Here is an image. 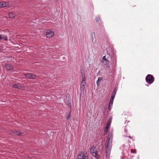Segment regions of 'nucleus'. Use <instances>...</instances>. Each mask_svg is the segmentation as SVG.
<instances>
[{"label":"nucleus","mask_w":159,"mask_h":159,"mask_svg":"<svg viewBox=\"0 0 159 159\" xmlns=\"http://www.w3.org/2000/svg\"><path fill=\"white\" fill-rule=\"evenodd\" d=\"M3 38L6 41H7V36H6L4 37H3Z\"/></svg>","instance_id":"26"},{"label":"nucleus","mask_w":159,"mask_h":159,"mask_svg":"<svg viewBox=\"0 0 159 159\" xmlns=\"http://www.w3.org/2000/svg\"><path fill=\"white\" fill-rule=\"evenodd\" d=\"M24 75L25 77L30 79H34L36 78V76L35 75L31 73L26 74Z\"/></svg>","instance_id":"6"},{"label":"nucleus","mask_w":159,"mask_h":159,"mask_svg":"<svg viewBox=\"0 0 159 159\" xmlns=\"http://www.w3.org/2000/svg\"><path fill=\"white\" fill-rule=\"evenodd\" d=\"M112 134L109 133L105 143L106 153L107 157H108L111 151V145Z\"/></svg>","instance_id":"1"},{"label":"nucleus","mask_w":159,"mask_h":159,"mask_svg":"<svg viewBox=\"0 0 159 159\" xmlns=\"http://www.w3.org/2000/svg\"><path fill=\"white\" fill-rule=\"evenodd\" d=\"M30 159V158L29 157L28 159Z\"/></svg>","instance_id":"30"},{"label":"nucleus","mask_w":159,"mask_h":159,"mask_svg":"<svg viewBox=\"0 0 159 159\" xmlns=\"http://www.w3.org/2000/svg\"><path fill=\"white\" fill-rule=\"evenodd\" d=\"M96 20L97 22H98L100 20V18L99 17H97L96 18Z\"/></svg>","instance_id":"25"},{"label":"nucleus","mask_w":159,"mask_h":159,"mask_svg":"<svg viewBox=\"0 0 159 159\" xmlns=\"http://www.w3.org/2000/svg\"><path fill=\"white\" fill-rule=\"evenodd\" d=\"M94 153V155H93V156H94L96 158L98 159L99 157V155L98 154L97 152H95Z\"/></svg>","instance_id":"19"},{"label":"nucleus","mask_w":159,"mask_h":159,"mask_svg":"<svg viewBox=\"0 0 159 159\" xmlns=\"http://www.w3.org/2000/svg\"><path fill=\"white\" fill-rule=\"evenodd\" d=\"M92 42L94 43L96 41L95 34L94 32L92 33Z\"/></svg>","instance_id":"12"},{"label":"nucleus","mask_w":159,"mask_h":159,"mask_svg":"<svg viewBox=\"0 0 159 159\" xmlns=\"http://www.w3.org/2000/svg\"><path fill=\"white\" fill-rule=\"evenodd\" d=\"M102 59L103 60H104L106 61H108L109 62V61L107 60V59L106 58V56H105L103 57H102Z\"/></svg>","instance_id":"23"},{"label":"nucleus","mask_w":159,"mask_h":159,"mask_svg":"<svg viewBox=\"0 0 159 159\" xmlns=\"http://www.w3.org/2000/svg\"><path fill=\"white\" fill-rule=\"evenodd\" d=\"M115 63H116V59L115 60Z\"/></svg>","instance_id":"29"},{"label":"nucleus","mask_w":159,"mask_h":159,"mask_svg":"<svg viewBox=\"0 0 159 159\" xmlns=\"http://www.w3.org/2000/svg\"><path fill=\"white\" fill-rule=\"evenodd\" d=\"M8 5V3L6 2H0V8L6 7Z\"/></svg>","instance_id":"10"},{"label":"nucleus","mask_w":159,"mask_h":159,"mask_svg":"<svg viewBox=\"0 0 159 159\" xmlns=\"http://www.w3.org/2000/svg\"><path fill=\"white\" fill-rule=\"evenodd\" d=\"M117 88H115L114 90H113V91L112 93V95H114V96H115L116 95V92H117Z\"/></svg>","instance_id":"18"},{"label":"nucleus","mask_w":159,"mask_h":159,"mask_svg":"<svg viewBox=\"0 0 159 159\" xmlns=\"http://www.w3.org/2000/svg\"><path fill=\"white\" fill-rule=\"evenodd\" d=\"M131 152L132 153H136V150L135 149H132L131 150Z\"/></svg>","instance_id":"22"},{"label":"nucleus","mask_w":159,"mask_h":159,"mask_svg":"<svg viewBox=\"0 0 159 159\" xmlns=\"http://www.w3.org/2000/svg\"><path fill=\"white\" fill-rule=\"evenodd\" d=\"M10 133L12 135H16L18 136L21 135V133L20 132L16 130H10Z\"/></svg>","instance_id":"8"},{"label":"nucleus","mask_w":159,"mask_h":159,"mask_svg":"<svg viewBox=\"0 0 159 159\" xmlns=\"http://www.w3.org/2000/svg\"><path fill=\"white\" fill-rule=\"evenodd\" d=\"M80 159H88V156L86 152L80 154Z\"/></svg>","instance_id":"9"},{"label":"nucleus","mask_w":159,"mask_h":159,"mask_svg":"<svg viewBox=\"0 0 159 159\" xmlns=\"http://www.w3.org/2000/svg\"><path fill=\"white\" fill-rule=\"evenodd\" d=\"M2 34H0V40L2 39L3 38V37L2 36Z\"/></svg>","instance_id":"27"},{"label":"nucleus","mask_w":159,"mask_h":159,"mask_svg":"<svg viewBox=\"0 0 159 159\" xmlns=\"http://www.w3.org/2000/svg\"><path fill=\"white\" fill-rule=\"evenodd\" d=\"M4 67L7 70L9 71L12 70L13 69V66L9 64H5L4 66Z\"/></svg>","instance_id":"7"},{"label":"nucleus","mask_w":159,"mask_h":159,"mask_svg":"<svg viewBox=\"0 0 159 159\" xmlns=\"http://www.w3.org/2000/svg\"><path fill=\"white\" fill-rule=\"evenodd\" d=\"M129 126V125L128 124L127 125H126L125 126V128L124 129L125 132L127 134H129L128 133V128H127V127H128Z\"/></svg>","instance_id":"16"},{"label":"nucleus","mask_w":159,"mask_h":159,"mask_svg":"<svg viewBox=\"0 0 159 159\" xmlns=\"http://www.w3.org/2000/svg\"><path fill=\"white\" fill-rule=\"evenodd\" d=\"M102 80V77H99L98 78V80L97 81V85H99L100 81Z\"/></svg>","instance_id":"17"},{"label":"nucleus","mask_w":159,"mask_h":159,"mask_svg":"<svg viewBox=\"0 0 159 159\" xmlns=\"http://www.w3.org/2000/svg\"><path fill=\"white\" fill-rule=\"evenodd\" d=\"M71 116V112H70V113L68 114L67 116H66V119L67 120H69L70 118V116Z\"/></svg>","instance_id":"20"},{"label":"nucleus","mask_w":159,"mask_h":159,"mask_svg":"<svg viewBox=\"0 0 159 159\" xmlns=\"http://www.w3.org/2000/svg\"><path fill=\"white\" fill-rule=\"evenodd\" d=\"M95 148L94 147H93L91 148L90 149V152L93 154V155H94V152H95Z\"/></svg>","instance_id":"15"},{"label":"nucleus","mask_w":159,"mask_h":159,"mask_svg":"<svg viewBox=\"0 0 159 159\" xmlns=\"http://www.w3.org/2000/svg\"><path fill=\"white\" fill-rule=\"evenodd\" d=\"M54 34V32L52 30H48L46 32V35L47 37H51Z\"/></svg>","instance_id":"5"},{"label":"nucleus","mask_w":159,"mask_h":159,"mask_svg":"<svg viewBox=\"0 0 159 159\" xmlns=\"http://www.w3.org/2000/svg\"><path fill=\"white\" fill-rule=\"evenodd\" d=\"M82 83L81 85V87L82 88L81 90H84V84H85V75L84 74H82Z\"/></svg>","instance_id":"3"},{"label":"nucleus","mask_w":159,"mask_h":159,"mask_svg":"<svg viewBox=\"0 0 159 159\" xmlns=\"http://www.w3.org/2000/svg\"><path fill=\"white\" fill-rule=\"evenodd\" d=\"M115 96L111 95L110 100H113Z\"/></svg>","instance_id":"24"},{"label":"nucleus","mask_w":159,"mask_h":159,"mask_svg":"<svg viewBox=\"0 0 159 159\" xmlns=\"http://www.w3.org/2000/svg\"><path fill=\"white\" fill-rule=\"evenodd\" d=\"M12 87L18 89H21L22 88V86L19 84H14L12 85Z\"/></svg>","instance_id":"11"},{"label":"nucleus","mask_w":159,"mask_h":159,"mask_svg":"<svg viewBox=\"0 0 159 159\" xmlns=\"http://www.w3.org/2000/svg\"><path fill=\"white\" fill-rule=\"evenodd\" d=\"M145 80L147 83L148 84H151L154 81V78L152 75L149 74L146 76Z\"/></svg>","instance_id":"2"},{"label":"nucleus","mask_w":159,"mask_h":159,"mask_svg":"<svg viewBox=\"0 0 159 159\" xmlns=\"http://www.w3.org/2000/svg\"><path fill=\"white\" fill-rule=\"evenodd\" d=\"M113 100H110L109 103L108 105V109L109 111L111 110V107L113 103Z\"/></svg>","instance_id":"14"},{"label":"nucleus","mask_w":159,"mask_h":159,"mask_svg":"<svg viewBox=\"0 0 159 159\" xmlns=\"http://www.w3.org/2000/svg\"><path fill=\"white\" fill-rule=\"evenodd\" d=\"M112 119L111 118H109L107 122V125L105 129L104 130V132L106 133H107L108 131V129L109 128V127L110 125Z\"/></svg>","instance_id":"4"},{"label":"nucleus","mask_w":159,"mask_h":159,"mask_svg":"<svg viewBox=\"0 0 159 159\" xmlns=\"http://www.w3.org/2000/svg\"><path fill=\"white\" fill-rule=\"evenodd\" d=\"M125 137H128L129 138L131 139L132 140H133V136H131L130 135L129 136H127V135H125Z\"/></svg>","instance_id":"21"},{"label":"nucleus","mask_w":159,"mask_h":159,"mask_svg":"<svg viewBox=\"0 0 159 159\" xmlns=\"http://www.w3.org/2000/svg\"><path fill=\"white\" fill-rule=\"evenodd\" d=\"M8 16L10 18L12 19L15 17L16 15L14 13L11 12L8 13Z\"/></svg>","instance_id":"13"},{"label":"nucleus","mask_w":159,"mask_h":159,"mask_svg":"<svg viewBox=\"0 0 159 159\" xmlns=\"http://www.w3.org/2000/svg\"><path fill=\"white\" fill-rule=\"evenodd\" d=\"M79 155L78 154V157H77V159H79Z\"/></svg>","instance_id":"28"}]
</instances>
